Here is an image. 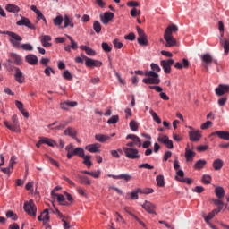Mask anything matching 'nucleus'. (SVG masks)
<instances>
[{
  "label": "nucleus",
  "mask_w": 229,
  "mask_h": 229,
  "mask_svg": "<svg viewBox=\"0 0 229 229\" xmlns=\"http://www.w3.org/2000/svg\"><path fill=\"white\" fill-rule=\"evenodd\" d=\"M152 71H147L144 73V76L147 78L142 80V82L146 85H159L160 84V78L158 77V73L162 69L160 66L155 63L150 64Z\"/></svg>",
  "instance_id": "nucleus-1"
},
{
  "label": "nucleus",
  "mask_w": 229,
  "mask_h": 229,
  "mask_svg": "<svg viewBox=\"0 0 229 229\" xmlns=\"http://www.w3.org/2000/svg\"><path fill=\"white\" fill-rule=\"evenodd\" d=\"M178 31V26L172 24L168 26L164 34V40L165 41V47H174L176 46V39L173 37V33Z\"/></svg>",
  "instance_id": "nucleus-2"
},
{
  "label": "nucleus",
  "mask_w": 229,
  "mask_h": 229,
  "mask_svg": "<svg viewBox=\"0 0 229 229\" xmlns=\"http://www.w3.org/2000/svg\"><path fill=\"white\" fill-rule=\"evenodd\" d=\"M3 33L10 37L9 41L13 47H16V49L21 48V42H22V38L19 36V34L12 31H4Z\"/></svg>",
  "instance_id": "nucleus-3"
},
{
  "label": "nucleus",
  "mask_w": 229,
  "mask_h": 229,
  "mask_svg": "<svg viewBox=\"0 0 229 229\" xmlns=\"http://www.w3.org/2000/svg\"><path fill=\"white\" fill-rule=\"evenodd\" d=\"M123 151L126 158H130L131 160H139L140 158L139 149L135 148H123Z\"/></svg>",
  "instance_id": "nucleus-4"
},
{
  "label": "nucleus",
  "mask_w": 229,
  "mask_h": 229,
  "mask_svg": "<svg viewBox=\"0 0 229 229\" xmlns=\"http://www.w3.org/2000/svg\"><path fill=\"white\" fill-rule=\"evenodd\" d=\"M12 124L8 122H4L5 128H8L11 131H14V133H21V126L19 125V120L17 119V115H13L12 117Z\"/></svg>",
  "instance_id": "nucleus-5"
},
{
  "label": "nucleus",
  "mask_w": 229,
  "mask_h": 229,
  "mask_svg": "<svg viewBox=\"0 0 229 229\" xmlns=\"http://www.w3.org/2000/svg\"><path fill=\"white\" fill-rule=\"evenodd\" d=\"M23 208L29 216H31L32 217H37V206H35V202H33L32 199L25 202Z\"/></svg>",
  "instance_id": "nucleus-6"
},
{
  "label": "nucleus",
  "mask_w": 229,
  "mask_h": 229,
  "mask_svg": "<svg viewBox=\"0 0 229 229\" xmlns=\"http://www.w3.org/2000/svg\"><path fill=\"white\" fill-rule=\"evenodd\" d=\"M174 64V59H168V60H161L160 65L163 68V71L165 74L171 73V66Z\"/></svg>",
  "instance_id": "nucleus-7"
},
{
  "label": "nucleus",
  "mask_w": 229,
  "mask_h": 229,
  "mask_svg": "<svg viewBox=\"0 0 229 229\" xmlns=\"http://www.w3.org/2000/svg\"><path fill=\"white\" fill-rule=\"evenodd\" d=\"M137 32L139 35L138 44H140V46H148V38L146 37L144 30L140 29V27H137Z\"/></svg>",
  "instance_id": "nucleus-8"
},
{
  "label": "nucleus",
  "mask_w": 229,
  "mask_h": 229,
  "mask_svg": "<svg viewBox=\"0 0 229 229\" xmlns=\"http://www.w3.org/2000/svg\"><path fill=\"white\" fill-rule=\"evenodd\" d=\"M38 220L42 221L46 228H51V225H49V209H45L38 217Z\"/></svg>",
  "instance_id": "nucleus-9"
},
{
  "label": "nucleus",
  "mask_w": 229,
  "mask_h": 229,
  "mask_svg": "<svg viewBox=\"0 0 229 229\" xmlns=\"http://www.w3.org/2000/svg\"><path fill=\"white\" fill-rule=\"evenodd\" d=\"M115 17V14L111 12H106L104 14H100V21L106 26Z\"/></svg>",
  "instance_id": "nucleus-10"
},
{
  "label": "nucleus",
  "mask_w": 229,
  "mask_h": 229,
  "mask_svg": "<svg viewBox=\"0 0 229 229\" xmlns=\"http://www.w3.org/2000/svg\"><path fill=\"white\" fill-rule=\"evenodd\" d=\"M84 59L86 60V67H101V65H103V63L98 60H94L87 56H84Z\"/></svg>",
  "instance_id": "nucleus-11"
},
{
  "label": "nucleus",
  "mask_w": 229,
  "mask_h": 229,
  "mask_svg": "<svg viewBox=\"0 0 229 229\" xmlns=\"http://www.w3.org/2000/svg\"><path fill=\"white\" fill-rule=\"evenodd\" d=\"M200 60H202L203 65H204V67H206V69H208V65H210V64L214 62V58L212 57V55L210 54L201 55Z\"/></svg>",
  "instance_id": "nucleus-12"
},
{
  "label": "nucleus",
  "mask_w": 229,
  "mask_h": 229,
  "mask_svg": "<svg viewBox=\"0 0 229 229\" xmlns=\"http://www.w3.org/2000/svg\"><path fill=\"white\" fill-rule=\"evenodd\" d=\"M14 79L17 83L22 84L25 83L26 78L24 77V73L19 68H15Z\"/></svg>",
  "instance_id": "nucleus-13"
},
{
  "label": "nucleus",
  "mask_w": 229,
  "mask_h": 229,
  "mask_svg": "<svg viewBox=\"0 0 229 229\" xmlns=\"http://www.w3.org/2000/svg\"><path fill=\"white\" fill-rule=\"evenodd\" d=\"M215 92L216 96H224V94H228L229 85L220 84L216 89Z\"/></svg>",
  "instance_id": "nucleus-14"
},
{
  "label": "nucleus",
  "mask_w": 229,
  "mask_h": 229,
  "mask_svg": "<svg viewBox=\"0 0 229 229\" xmlns=\"http://www.w3.org/2000/svg\"><path fill=\"white\" fill-rule=\"evenodd\" d=\"M17 26H26L27 28H30V30H35V25L31 24V21H30V19L26 17H22L20 21L16 22Z\"/></svg>",
  "instance_id": "nucleus-15"
},
{
  "label": "nucleus",
  "mask_w": 229,
  "mask_h": 229,
  "mask_svg": "<svg viewBox=\"0 0 229 229\" xmlns=\"http://www.w3.org/2000/svg\"><path fill=\"white\" fill-rule=\"evenodd\" d=\"M189 137L191 142H198L201 139V131L199 130H193L189 132Z\"/></svg>",
  "instance_id": "nucleus-16"
},
{
  "label": "nucleus",
  "mask_w": 229,
  "mask_h": 229,
  "mask_svg": "<svg viewBox=\"0 0 229 229\" xmlns=\"http://www.w3.org/2000/svg\"><path fill=\"white\" fill-rule=\"evenodd\" d=\"M184 157L186 158V162H192V160H194V157H196V152L192 151V149H191V147L187 145Z\"/></svg>",
  "instance_id": "nucleus-17"
},
{
  "label": "nucleus",
  "mask_w": 229,
  "mask_h": 229,
  "mask_svg": "<svg viewBox=\"0 0 229 229\" xmlns=\"http://www.w3.org/2000/svg\"><path fill=\"white\" fill-rule=\"evenodd\" d=\"M67 38L70 39L71 45H67L66 47H64V51H67V53H71V49L76 50L78 49V43H76V41H74V39L72 38V37L66 35Z\"/></svg>",
  "instance_id": "nucleus-18"
},
{
  "label": "nucleus",
  "mask_w": 229,
  "mask_h": 229,
  "mask_svg": "<svg viewBox=\"0 0 229 229\" xmlns=\"http://www.w3.org/2000/svg\"><path fill=\"white\" fill-rule=\"evenodd\" d=\"M74 106H78V102L68 100L60 104L62 110H69V108H74Z\"/></svg>",
  "instance_id": "nucleus-19"
},
{
  "label": "nucleus",
  "mask_w": 229,
  "mask_h": 229,
  "mask_svg": "<svg viewBox=\"0 0 229 229\" xmlns=\"http://www.w3.org/2000/svg\"><path fill=\"white\" fill-rule=\"evenodd\" d=\"M99 148H101V145L99 143H94L86 146L85 149H87V151H89V153H101Z\"/></svg>",
  "instance_id": "nucleus-20"
},
{
  "label": "nucleus",
  "mask_w": 229,
  "mask_h": 229,
  "mask_svg": "<svg viewBox=\"0 0 229 229\" xmlns=\"http://www.w3.org/2000/svg\"><path fill=\"white\" fill-rule=\"evenodd\" d=\"M39 144H47V146H49L50 148H55V146H56V141H55L53 139L40 137Z\"/></svg>",
  "instance_id": "nucleus-21"
},
{
  "label": "nucleus",
  "mask_w": 229,
  "mask_h": 229,
  "mask_svg": "<svg viewBox=\"0 0 229 229\" xmlns=\"http://www.w3.org/2000/svg\"><path fill=\"white\" fill-rule=\"evenodd\" d=\"M39 40L43 46V47H51V36L49 35H43L39 37Z\"/></svg>",
  "instance_id": "nucleus-22"
},
{
  "label": "nucleus",
  "mask_w": 229,
  "mask_h": 229,
  "mask_svg": "<svg viewBox=\"0 0 229 229\" xmlns=\"http://www.w3.org/2000/svg\"><path fill=\"white\" fill-rule=\"evenodd\" d=\"M26 63L30 65H37L38 64V58L35 55H28L25 57Z\"/></svg>",
  "instance_id": "nucleus-23"
},
{
  "label": "nucleus",
  "mask_w": 229,
  "mask_h": 229,
  "mask_svg": "<svg viewBox=\"0 0 229 229\" xmlns=\"http://www.w3.org/2000/svg\"><path fill=\"white\" fill-rule=\"evenodd\" d=\"M212 135H217L219 139H222L223 140H229V132L225 131H216L215 132H212Z\"/></svg>",
  "instance_id": "nucleus-24"
},
{
  "label": "nucleus",
  "mask_w": 229,
  "mask_h": 229,
  "mask_svg": "<svg viewBox=\"0 0 229 229\" xmlns=\"http://www.w3.org/2000/svg\"><path fill=\"white\" fill-rule=\"evenodd\" d=\"M142 208L148 212V214H155V205L149 201H145V203L142 205Z\"/></svg>",
  "instance_id": "nucleus-25"
},
{
  "label": "nucleus",
  "mask_w": 229,
  "mask_h": 229,
  "mask_svg": "<svg viewBox=\"0 0 229 229\" xmlns=\"http://www.w3.org/2000/svg\"><path fill=\"white\" fill-rule=\"evenodd\" d=\"M223 165H225V162L221 158H217L213 161V168L215 171H221V169H223Z\"/></svg>",
  "instance_id": "nucleus-26"
},
{
  "label": "nucleus",
  "mask_w": 229,
  "mask_h": 229,
  "mask_svg": "<svg viewBox=\"0 0 229 229\" xmlns=\"http://www.w3.org/2000/svg\"><path fill=\"white\" fill-rule=\"evenodd\" d=\"M189 60L182 59L181 62H177L174 64L175 69H187L189 67Z\"/></svg>",
  "instance_id": "nucleus-27"
},
{
  "label": "nucleus",
  "mask_w": 229,
  "mask_h": 229,
  "mask_svg": "<svg viewBox=\"0 0 229 229\" xmlns=\"http://www.w3.org/2000/svg\"><path fill=\"white\" fill-rule=\"evenodd\" d=\"M64 135L68 137H72V139H76V135H78V131L74 130L72 127H68L64 131Z\"/></svg>",
  "instance_id": "nucleus-28"
},
{
  "label": "nucleus",
  "mask_w": 229,
  "mask_h": 229,
  "mask_svg": "<svg viewBox=\"0 0 229 229\" xmlns=\"http://www.w3.org/2000/svg\"><path fill=\"white\" fill-rule=\"evenodd\" d=\"M5 10L10 13H19L21 12V8L15 4H9L5 6Z\"/></svg>",
  "instance_id": "nucleus-29"
},
{
  "label": "nucleus",
  "mask_w": 229,
  "mask_h": 229,
  "mask_svg": "<svg viewBox=\"0 0 229 229\" xmlns=\"http://www.w3.org/2000/svg\"><path fill=\"white\" fill-rule=\"evenodd\" d=\"M64 25L63 28H69V26H70V28L74 27V21L67 14H65L64 16Z\"/></svg>",
  "instance_id": "nucleus-30"
},
{
  "label": "nucleus",
  "mask_w": 229,
  "mask_h": 229,
  "mask_svg": "<svg viewBox=\"0 0 229 229\" xmlns=\"http://www.w3.org/2000/svg\"><path fill=\"white\" fill-rule=\"evenodd\" d=\"M220 45L224 47L225 55H228L229 52V38H220Z\"/></svg>",
  "instance_id": "nucleus-31"
},
{
  "label": "nucleus",
  "mask_w": 229,
  "mask_h": 229,
  "mask_svg": "<svg viewBox=\"0 0 229 229\" xmlns=\"http://www.w3.org/2000/svg\"><path fill=\"white\" fill-rule=\"evenodd\" d=\"M215 194L216 198H219V199H223V198H225V189L221 186H216L215 188Z\"/></svg>",
  "instance_id": "nucleus-32"
},
{
  "label": "nucleus",
  "mask_w": 229,
  "mask_h": 229,
  "mask_svg": "<svg viewBox=\"0 0 229 229\" xmlns=\"http://www.w3.org/2000/svg\"><path fill=\"white\" fill-rule=\"evenodd\" d=\"M80 49L85 51L86 55H88L89 56H96V51L85 45L81 46Z\"/></svg>",
  "instance_id": "nucleus-33"
},
{
  "label": "nucleus",
  "mask_w": 229,
  "mask_h": 229,
  "mask_svg": "<svg viewBox=\"0 0 229 229\" xmlns=\"http://www.w3.org/2000/svg\"><path fill=\"white\" fill-rule=\"evenodd\" d=\"M95 139L96 140H98V142L103 143V142H106V140H110V136L106 134H96Z\"/></svg>",
  "instance_id": "nucleus-34"
},
{
  "label": "nucleus",
  "mask_w": 229,
  "mask_h": 229,
  "mask_svg": "<svg viewBox=\"0 0 229 229\" xmlns=\"http://www.w3.org/2000/svg\"><path fill=\"white\" fill-rule=\"evenodd\" d=\"M78 178L82 185H92V181L88 176L78 175Z\"/></svg>",
  "instance_id": "nucleus-35"
},
{
  "label": "nucleus",
  "mask_w": 229,
  "mask_h": 229,
  "mask_svg": "<svg viewBox=\"0 0 229 229\" xmlns=\"http://www.w3.org/2000/svg\"><path fill=\"white\" fill-rule=\"evenodd\" d=\"M205 165H207V161L205 159H199L195 163L194 169L199 171V169H203Z\"/></svg>",
  "instance_id": "nucleus-36"
},
{
  "label": "nucleus",
  "mask_w": 229,
  "mask_h": 229,
  "mask_svg": "<svg viewBox=\"0 0 229 229\" xmlns=\"http://www.w3.org/2000/svg\"><path fill=\"white\" fill-rule=\"evenodd\" d=\"M149 114L153 119V121H155V123H157V124H162V119H160V117L158 116V114H157L156 112H154L153 109L149 110Z\"/></svg>",
  "instance_id": "nucleus-37"
},
{
  "label": "nucleus",
  "mask_w": 229,
  "mask_h": 229,
  "mask_svg": "<svg viewBox=\"0 0 229 229\" xmlns=\"http://www.w3.org/2000/svg\"><path fill=\"white\" fill-rule=\"evenodd\" d=\"M82 158H83V164H85L88 169H90V167H92V161L90 160L92 158V156L84 155Z\"/></svg>",
  "instance_id": "nucleus-38"
},
{
  "label": "nucleus",
  "mask_w": 229,
  "mask_h": 229,
  "mask_svg": "<svg viewBox=\"0 0 229 229\" xmlns=\"http://www.w3.org/2000/svg\"><path fill=\"white\" fill-rule=\"evenodd\" d=\"M131 199H139V194H140V188L133 190L131 192L128 193Z\"/></svg>",
  "instance_id": "nucleus-39"
},
{
  "label": "nucleus",
  "mask_w": 229,
  "mask_h": 229,
  "mask_svg": "<svg viewBox=\"0 0 229 229\" xmlns=\"http://www.w3.org/2000/svg\"><path fill=\"white\" fill-rule=\"evenodd\" d=\"M215 216L216 215L212 211L208 213V216H206L205 213L202 214V217L208 225H210V220L214 219Z\"/></svg>",
  "instance_id": "nucleus-40"
},
{
  "label": "nucleus",
  "mask_w": 229,
  "mask_h": 229,
  "mask_svg": "<svg viewBox=\"0 0 229 229\" xmlns=\"http://www.w3.org/2000/svg\"><path fill=\"white\" fill-rule=\"evenodd\" d=\"M11 58H13V60H14V63L16 64V65H21V64H22V57H21V55H17V54H11Z\"/></svg>",
  "instance_id": "nucleus-41"
},
{
  "label": "nucleus",
  "mask_w": 229,
  "mask_h": 229,
  "mask_svg": "<svg viewBox=\"0 0 229 229\" xmlns=\"http://www.w3.org/2000/svg\"><path fill=\"white\" fill-rule=\"evenodd\" d=\"M73 155H77V157L83 158V157L85 156V150L83 149V148H76L73 150Z\"/></svg>",
  "instance_id": "nucleus-42"
},
{
  "label": "nucleus",
  "mask_w": 229,
  "mask_h": 229,
  "mask_svg": "<svg viewBox=\"0 0 229 229\" xmlns=\"http://www.w3.org/2000/svg\"><path fill=\"white\" fill-rule=\"evenodd\" d=\"M156 182H157V187H165V182L164 181V175H157L156 177Z\"/></svg>",
  "instance_id": "nucleus-43"
},
{
  "label": "nucleus",
  "mask_w": 229,
  "mask_h": 229,
  "mask_svg": "<svg viewBox=\"0 0 229 229\" xmlns=\"http://www.w3.org/2000/svg\"><path fill=\"white\" fill-rule=\"evenodd\" d=\"M69 121L67 120H64L62 122H60L59 125L51 128V130H64V128H65V126H67V124H69Z\"/></svg>",
  "instance_id": "nucleus-44"
},
{
  "label": "nucleus",
  "mask_w": 229,
  "mask_h": 229,
  "mask_svg": "<svg viewBox=\"0 0 229 229\" xmlns=\"http://www.w3.org/2000/svg\"><path fill=\"white\" fill-rule=\"evenodd\" d=\"M168 139H169V136L164 135V134H159L158 137H157V142H160V144L165 145Z\"/></svg>",
  "instance_id": "nucleus-45"
},
{
  "label": "nucleus",
  "mask_w": 229,
  "mask_h": 229,
  "mask_svg": "<svg viewBox=\"0 0 229 229\" xmlns=\"http://www.w3.org/2000/svg\"><path fill=\"white\" fill-rule=\"evenodd\" d=\"M64 22V16L58 15L54 19V24L55 26H62V23Z\"/></svg>",
  "instance_id": "nucleus-46"
},
{
  "label": "nucleus",
  "mask_w": 229,
  "mask_h": 229,
  "mask_svg": "<svg viewBox=\"0 0 229 229\" xmlns=\"http://www.w3.org/2000/svg\"><path fill=\"white\" fill-rule=\"evenodd\" d=\"M212 182V176L209 174H205L202 176V182L205 183V185H210Z\"/></svg>",
  "instance_id": "nucleus-47"
},
{
  "label": "nucleus",
  "mask_w": 229,
  "mask_h": 229,
  "mask_svg": "<svg viewBox=\"0 0 229 229\" xmlns=\"http://www.w3.org/2000/svg\"><path fill=\"white\" fill-rule=\"evenodd\" d=\"M185 173H183V170H177L176 171V176L175 179L177 182H182V180H184L185 178L183 177Z\"/></svg>",
  "instance_id": "nucleus-48"
},
{
  "label": "nucleus",
  "mask_w": 229,
  "mask_h": 229,
  "mask_svg": "<svg viewBox=\"0 0 229 229\" xmlns=\"http://www.w3.org/2000/svg\"><path fill=\"white\" fill-rule=\"evenodd\" d=\"M93 30L97 33H101V23H99L98 21H95L93 23Z\"/></svg>",
  "instance_id": "nucleus-49"
},
{
  "label": "nucleus",
  "mask_w": 229,
  "mask_h": 229,
  "mask_svg": "<svg viewBox=\"0 0 229 229\" xmlns=\"http://www.w3.org/2000/svg\"><path fill=\"white\" fill-rule=\"evenodd\" d=\"M212 202L214 203V205H216V207H222L225 205V202H223V199H213Z\"/></svg>",
  "instance_id": "nucleus-50"
},
{
  "label": "nucleus",
  "mask_w": 229,
  "mask_h": 229,
  "mask_svg": "<svg viewBox=\"0 0 229 229\" xmlns=\"http://www.w3.org/2000/svg\"><path fill=\"white\" fill-rule=\"evenodd\" d=\"M119 123V115H113L108 121L107 124H117Z\"/></svg>",
  "instance_id": "nucleus-51"
},
{
  "label": "nucleus",
  "mask_w": 229,
  "mask_h": 229,
  "mask_svg": "<svg viewBox=\"0 0 229 229\" xmlns=\"http://www.w3.org/2000/svg\"><path fill=\"white\" fill-rule=\"evenodd\" d=\"M130 128L132 131H137L139 130V124L137 123V121L131 120L130 123Z\"/></svg>",
  "instance_id": "nucleus-52"
},
{
  "label": "nucleus",
  "mask_w": 229,
  "mask_h": 229,
  "mask_svg": "<svg viewBox=\"0 0 229 229\" xmlns=\"http://www.w3.org/2000/svg\"><path fill=\"white\" fill-rule=\"evenodd\" d=\"M139 169H155V166L149 165L148 163H143L138 165Z\"/></svg>",
  "instance_id": "nucleus-53"
},
{
  "label": "nucleus",
  "mask_w": 229,
  "mask_h": 229,
  "mask_svg": "<svg viewBox=\"0 0 229 229\" xmlns=\"http://www.w3.org/2000/svg\"><path fill=\"white\" fill-rule=\"evenodd\" d=\"M63 78L70 81L71 80H72L73 76L72 75L71 72H69V70H65L63 72Z\"/></svg>",
  "instance_id": "nucleus-54"
},
{
  "label": "nucleus",
  "mask_w": 229,
  "mask_h": 229,
  "mask_svg": "<svg viewBox=\"0 0 229 229\" xmlns=\"http://www.w3.org/2000/svg\"><path fill=\"white\" fill-rule=\"evenodd\" d=\"M119 180H124V182H130L131 180V175L128 174H119Z\"/></svg>",
  "instance_id": "nucleus-55"
},
{
  "label": "nucleus",
  "mask_w": 229,
  "mask_h": 229,
  "mask_svg": "<svg viewBox=\"0 0 229 229\" xmlns=\"http://www.w3.org/2000/svg\"><path fill=\"white\" fill-rule=\"evenodd\" d=\"M6 217L12 218L13 221H17L18 219L17 214L13 213V211H11V210L6 212Z\"/></svg>",
  "instance_id": "nucleus-56"
},
{
  "label": "nucleus",
  "mask_w": 229,
  "mask_h": 229,
  "mask_svg": "<svg viewBox=\"0 0 229 229\" xmlns=\"http://www.w3.org/2000/svg\"><path fill=\"white\" fill-rule=\"evenodd\" d=\"M21 49H23V51H33V46L30 44H22L20 45Z\"/></svg>",
  "instance_id": "nucleus-57"
},
{
  "label": "nucleus",
  "mask_w": 229,
  "mask_h": 229,
  "mask_svg": "<svg viewBox=\"0 0 229 229\" xmlns=\"http://www.w3.org/2000/svg\"><path fill=\"white\" fill-rule=\"evenodd\" d=\"M102 49L103 51H105V53H110V51H112V47H110V45H108V43H102Z\"/></svg>",
  "instance_id": "nucleus-58"
},
{
  "label": "nucleus",
  "mask_w": 229,
  "mask_h": 229,
  "mask_svg": "<svg viewBox=\"0 0 229 229\" xmlns=\"http://www.w3.org/2000/svg\"><path fill=\"white\" fill-rule=\"evenodd\" d=\"M44 72L46 76H51V72L52 74H55V70L51 68V66H47V68L44 70Z\"/></svg>",
  "instance_id": "nucleus-59"
},
{
  "label": "nucleus",
  "mask_w": 229,
  "mask_h": 229,
  "mask_svg": "<svg viewBox=\"0 0 229 229\" xmlns=\"http://www.w3.org/2000/svg\"><path fill=\"white\" fill-rule=\"evenodd\" d=\"M155 191L151 188L140 189V194H153Z\"/></svg>",
  "instance_id": "nucleus-60"
},
{
  "label": "nucleus",
  "mask_w": 229,
  "mask_h": 229,
  "mask_svg": "<svg viewBox=\"0 0 229 229\" xmlns=\"http://www.w3.org/2000/svg\"><path fill=\"white\" fill-rule=\"evenodd\" d=\"M114 47L115 49H122L123 48V43L119 41V39H114L113 41Z\"/></svg>",
  "instance_id": "nucleus-61"
},
{
  "label": "nucleus",
  "mask_w": 229,
  "mask_h": 229,
  "mask_svg": "<svg viewBox=\"0 0 229 229\" xmlns=\"http://www.w3.org/2000/svg\"><path fill=\"white\" fill-rule=\"evenodd\" d=\"M61 219H62L64 228L71 229V224L69 222H67V220H65V216L61 217Z\"/></svg>",
  "instance_id": "nucleus-62"
},
{
  "label": "nucleus",
  "mask_w": 229,
  "mask_h": 229,
  "mask_svg": "<svg viewBox=\"0 0 229 229\" xmlns=\"http://www.w3.org/2000/svg\"><path fill=\"white\" fill-rule=\"evenodd\" d=\"M171 157H173V152L169 150L165 151L163 157V162H167L168 158H171Z\"/></svg>",
  "instance_id": "nucleus-63"
},
{
  "label": "nucleus",
  "mask_w": 229,
  "mask_h": 229,
  "mask_svg": "<svg viewBox=\"0 0 229 229\" xmlns=\"http://www.w3.org/2000/svg\"><path fill=\"white\" fill-rule=\"evenodd\" d=\"M90 176H92V178H99V176H101V170H96L94 172H91Z\"/></svg>",
  "instance_id": "nucleus-64"
}]
</instances>
